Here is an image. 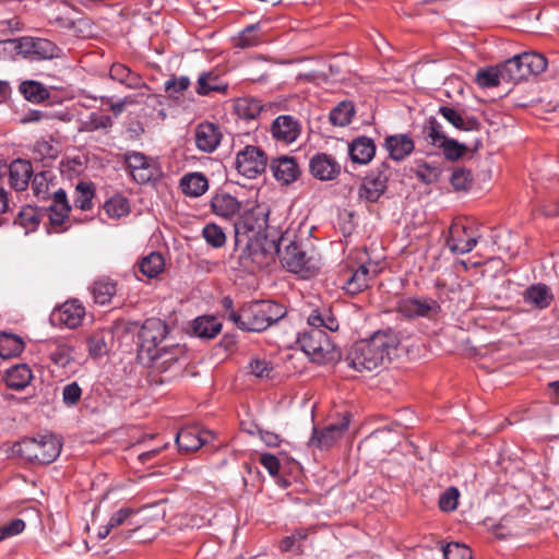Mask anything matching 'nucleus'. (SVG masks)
Wrapping results in <instances>:
<instances>
[{
  "instance_id": "nucleus-54",
  "label": "nucleus",
  "mask_w": 559,
  "mask_h": 559,
  "mask_svg": "<svg viewBox=\"0 0 559 559\" xmlns=\"http://www.w3.org/2000/svg\"><path fill=\"white\" fill-rule=\"evenodd\" d=\"M205 241L214 248H221L225 245L226 236L223 229L216 224H207L202 230Z\"/></svg>"
},
{
  "instance_id": "nucleus-23",
  "label": "nucleus",
  "mask_w": 559,
  "mask_h": 559,
  "mask_svg": "<svg viewBox=\"0 0 559 559\" xmlns=\"http://www.w3.org/2000/svg\"><path fill=\"white\" fill-rule=\"evenodd\" d=\"M197 147L205 153L214 152L222 140L219 128L212 122L200 123L194 133Z\"/></svg>"
},
{
  "instance_id": "nucleus-21",
  "label": "nucleus",
  "mask_w": 559,
  "mask_h": 559,
  "mask_svg": "<svg viewBox=\"0 0 559 559\" xmlns=\"http://www.w3.org/2000/svg\"><path fill=\"white\" fill-rule=\"evenodd\" d=\"M85 316V308L78 300L66 301L52 313V320L69 329H75Z\"/></svg>"
},
{
  "instance_id": "nucleus-57",
  "label": "nucleus",
  "mask_w": 559,
  "mask_h": 559,
  "mask_svg": "<svg viewBox=\"0 0 559 559\" xmlns=\"http://www.w3.org/2000/svg\"><path fill=\"white\" fill-rule=\"evenodd\" d=\"M442 550L444 559H472V551L464 544L449 543Z\"/></svg>"
},
{
  "instance_id": "nucleus-53",
  "label": "nucleus",
  "mask_w": 559,
  "mask_h": 559,
  "mask_svg": "<svg viewBox=\"0 0 559 559\" xmlns=\"http://www.w3.org/2000/svg\"><path fill=\"white\" fill-rule=\"evenodd\" d=\"M83 390L76 381L67 383L62 388V403L67 407H75L82 399Z\"/></svg>"
},
{
  "instance_id": "nucleus-18",
  "label": "nucleus",
  "mask_w": 559,
  "mask_h": 559,
  "mask_svg": "<svg viewBox=\"0 0 559 559\" xmlns=\"http://www.w3.org/2000/svg\"><path fill=\"white\" fill-rule=\"evenodd\" d=\"M212 439V431L198 426H190L180 429L176 437V443L181 451L191 452L199 450Z\"/></svg>"
},
{
  "instance_id": "nucleus-55",
  "label": "nucleus",
  "mask_w": 559,
  "mask_h": 559,
  "mask_svg": "<svg viewBox=\"0 0 559 559\" xmlns=\"http://www.w3.org/2000/svg\"><path fill=\"white\" fill-rule=\"evenodd\" d=\"M459 498V489L455 487H449L439 498V508L443 512H452L457 508Z\"/></svg>"
},
{
  "instance_id": "nucleus-20",
  "label": "nucleus",
  "mask_w": 559,
  "mask_h": 559,
  "mask_svg": "<svg viewBox=\"0 0 559 559\" xmlns=\"http://www.w3.org/2000/svg\"><path fill=\"white\" fill-rule=\"evenodd\" d=\"M377 274V265L364 263L354 270L343 284V289L349 295H356L369 287Z\"/></svg>"
},
{
  "instance_id": "nucleus-27",
  "label": "nucleus",
  "mask_w": 559,
  "mask_h": 559,
  "mask_svg": "<svg viewBox=\"0 0 559 559\" xmlns=\"http://www.w3.org/2000/svg\"><path fill=\"white\" fill-rule=\"evenodd\" d=\"M438 114L461 131H476L480 127V122L475 116L466 115L464 111L450 106H440Z\"/></svg>"
},
{
  "instance_id": "nucleus-60",
  "label": "nucleus",
  "mask_w": 559,
  "mask_h": 559,
  "mask_svg": "<svg viewBox=\"0 0 559 559\" xmlns=\"http://www.w3.org/2000/svg\"><path fill=\"white\" fill-rule=\"evenodd\" d=\"M190 86L188 76H171L165 82V91L169 94H177L186 91Z\"/></svg>"
},
{
  "instance_id": "nucleus-32",
  "label": "nucleus",
  "mask_w": 559,
  "mask_h": 559,
  "mask_svg": "<svg viewBox=\"0 0 559 559\" xmlns=\"http://www.w3.org/2000/svg\"><path fill=\"white\" fill-rule=\"evenodd\" d=\"M142 510H135L132 508H121L116 511L109 519V528H116L118 526H128L130 532H134L144 524V520L140 519Z\"/></svg>"
},
{
  "instance_id": "nucleus-47",
  "label": "nucleus",
  "mask_w": 559,
  "mask_h": 559,
  "mask_svg": "<svg viewBox=\"0 0 559 559\" xmlns=\"http://www.w3.org/2000/svg\"><path fill=\"white\" fill-rule=\"evenodd\" d=\"M105 213L110 218H120L129 213V202L122 195H114L104 203Z\"/></svg>"
},
{
  "instance_id": "nucleus-59",
  "label": "nucleus",
  "mask_w": 559,
  "mask_h": 559,
  "mask_svg": "<svg viewBox=\"0 0 559 559\" xmlns=\"http://www.w3.org/2000/svg\"><path fill=\"white\" fill-rule=\"evenodd\" d=\"M473 177L465 168H455L451 175L450 182L455 190H466L472 183Z\"/></svg>"
},
{
  "instance_id": "nucleus-43",
  "label": "nucleus",
  "mask_w": 559,
  "mask_h": 559,
  "mask_svg": "<svg viewBox=\"0 0 559 559\" xmlns=\"http://www.w3.org/2000/svg\"><path fill=\"white\" fill-rule=\"evenodd\" d=\"M95 189L93 183L80 181L75 187L74 206L81 211H90L93 207Z\"/></svg>"
},
{
  "instance_id": "nucleus-8",
  "label": "nucleus",
  "mask_w": 559,
  "mask_h": 559,
  "mask_svg": "<svg viewBox=\"0 0 559 559\" xmlns=\"http://www.w3.org/2000/svg\"><path fill=\"white\" fill-rule=\"evenodd\" d=\"M168 333L166 323L158 318H150L144 321L139 331V352L138 358L141 361L158 350L160 344L165 341Z\"/></svg>"
},
{
  "instance_id": "nucleus-33",
  "label": "nucleus",
  "mask_w": 559,
  "mask_h": 559,
  "mask_svg": "<svg viewBox=\"0 0 559 559\" xmlns=\"http://www.w3.org/2000/svg\"><path fill=\"white\" fill-rule=\"evenodd\" d=\"M33 379V372L28 365L20 364L9 368L5 371L4 381L5 384L13 390L25 389Z\"/></svg>"
},
{
  "instance_id": "nucleus-51",
  "label": "nucleus",
  "mask_w": 559,
  "mask_h": 559,
  "mask_svg": "<svg viewBox=\"0 0 559 559\" xmlns=\"http://www.w3.org/2000/svg\"><path fill=\"white\" fill-rule=\"evenodd\" d=\"M424 132L427 140L437 147L448 139L443 132L441 123L435 117L428 118Z\"/></svg>"
},
{
  "instance_id": "nucleus-4",
  "label": "nucleus",
  "mask_w": 559,
  "mask_h": 559,
  "mask_svg": "<svg viewBox=\"0 0 559 559\" xmlns=\"http://www.w3.org/2000/svg\"><path fill=\"white\" fill-rule=\"evenodd\" d=\"M272 249L280 254L282 265L302 278L314 276L321 266L320 257L313 249H306L301 243L292 241L281 251L280 245L272 241Z\"/></svg>"
},
{
  "instance_id": "nucleus-2",
  "label": "nucleus",
  "mask_w": 559,
  "mask_h": 559,
  "mask_svg": "<svg viewBox=\"0 0 559 559\" xmlns=\"http://www.w3.org/2000/svg\"><path fill=\"white\" fill-rule=\"evenodd\" d=\"M397 345V337L392 331H378L371 337L354 343L346 360L356 371H373L391 360Z\"/></svg>"
},
{
  "instance_id": "nucleus-26",
  "label": "nucleus",
  "mask_w": 559,
  "mask_h": 559,
  "mask_svg": "<svg viewBox=\"0 0 559 559\" xmlns=\"http://www.w3.org/2000/svg\"><path fill=\"white\" fill-rule=\"evenodd\" d=\"M212 212L222 218L230 219L240 212L241 203L225 191H218L211 198Z\"/></svg>"
},
{
  "instance_id": "nucleus-29",
  "label": "nucleus",
  "mask_w": 559,
  "mask_h": 559,
  "mask_svg": "<svg viewBox=\"0 0 559 559\" xmlns=\"http://www.w3.org/2000/svg\"><path fill=\"white\" fill-rule=\"evenodd\" d=\"M348 153L352 162L366 165L374 157L376 144L368 136H358L349 143Z\"/></svg>"
},
{
  "instance_id": "nucleus-24",
  "label": "nucleus",
  "mask_w": 559,
  "mask_h": 559,
  "mask_svg": "<svg viewBox=\"0 0 559 559\" xmlns=\"http://www.w3.org/2000/svg\"><path fill=\"white\" fill-rule=\"evenodd\" d=\"M9 182L15 191H24L34 176L33 165L29 160L17 158L8 168Z\"/></svg>"
},
{
  "instance_id": "nucleus-48",
  "label": "nucleus",
  "mask_w": 559,
  "mask_h": 559,
  "mask_svg": "<svg viewBox=\"0 0 559 559\" xmlns=\"http://www.w3.org/2000/svg\"><path fill=\"white\" fill-rule=\"evenodd\" d=\"M46 213L49 218V224L56 233H60L67 229L64 226L69 219L70 211L61 210L53 202L46 209Z\"/></svg>"
},
{
  "instance_id": "nucleus-28",
  "label": "nucleus",
  "mask_w": 559,
  "mask_h": 559,
  "mask_svg": "<svg viewBox=\"0 0 559 559\" xmlns=\"http://www.w3.org/2000/svg\"><path fill=\"white\" fill-rule=\"evenodd\" d=\"M348 421L342 420L337 424H331L321 430L314 429L310 443L320 449L332 447L347 430Z\"/></svg>"
},
{
  "instance_id": "nucleus-42",
  "label": "nucleus",
  "mask_w": 559,
  "mask_h": 559,
  "mask_svg": "<svg viewBox=\"0 0 559 559\" xmlns=\"http://www.w3.org/2000/svg\"><path fill=\"white\" fill-rule=\"evenodd\" d=\"M24 346L20 336L5 332L0 334V357L5 359L15 357L23 352Z\"/></svg>"
},
{
  "instance_id": "nucleus-7",
  "label": "nucleus",
  "mask_w": 559,
  "mask_h": 559,
  "mask_svg": "<svg viewBox=\"0 0 559 559\" xmlns=\"http://www.w3.org/2000/svg\"><path fill=\"white\" fill-rule=\"evenodd\" d=\"M270 210L265 204H255L237 218L234 224L235 236L237 241H241V237L258 238L265 231L269 224Z\"/></svg>"
},
{
  "instance_id": "nucleus-39",
  "label": "nucleus",
  "mask_w": 559,
  "mask_h": 559,
  "mask_svg": "<svg viewBox=\"0 0 559 559\" xmlns=\"http://www.w3.org/2000/svg\"><path fill=\"white\" fill-rule=\"evenodd\" d=\"M227 84L223 83L216 73L210 71L199 75L195 91L199 95H209L211 92L227 91Z\"/></svg>"
},
{
  "instance_id": "nucleus-5",
  "label": "nucleus",
  "mask_w": 559,
  "mask_h": 559,
  "mask_svg": "<svg viewBox=\"0 0 559 559\" xmlns=\"http://www.w3.org/2000/svg\"><path fill=\"white\" fill-rule=\"evenodd\" d=\"M500 78L507 83H518L530 75L543 73L548 66L546 57L537 52H523L498 64Z\"/></svg>"
},
{
  "instance_id": "nucleus-34",
  "label": "nucleus",
  "mask_w": 559,
  "mask_h": 559,
  "mask_svg": "<svg viewBox=\"0 0 559 559\" xmlns=\"http://www.w3.org/2000/svg\"><path fill=\"white\" fill-rule=\"evenodd\" d=\"M55 175L50 170H44L33 176L32 191L33 194L41 201L50 199L52 189L56 187Z\"/></svg>"
},
{
  "instance_id": "nucleus-36",
  "label": "nucleus",
  "mask_w": 559,
  "mask_h": 559,
  "mask_svg": "<svg viewBox=\"0 0 559 559\" xmlns=\"http://www.w3.org/2000/svg\"><path fill=\"white\" fill-rule=\"evenodd\" d=\"M109 76L129 88H140L145 85L142 78L122 63H114L109 70Z\"/></svg>"
},
{
  "instance_id": "nucleus-45",
  "label": "nucleus",
  "mask_w": 559,
  "mask_h": 559,
  "mask_svg": "<svg viewBox=\"0 0 559 559\" xmlns=\"http://www.w3.org/2000/svg\"><path fill=\"white\" fill-rule=\"evenodd\" d=\"M355 115V108L350 102H341L329 115L330 122L336 127H346L352 122Z\"/></svg>"
},
{
  "instance_id": "nucleus-58",
  "label": "nucleus",
  "mask_w": 559,
  "mask_h": 559,
  "mask_svg": "<svg viewBox=\"0 0 559 559\" xmlns=\"http://www.w3.org/2000/svg\"><path fill=\"white\" fill-rule=\"evenodd\" d=\"M249 369L252 374L261 379L271 378L273 366L264 358L254 357L249 362Z\"/></svg>"
},
{
  "instance_id": "nucleus-63",
  "label": "nucleus",
  "mask_w": 559,
  "mask_h": 559,
  "mask_svg": "<svg viewBox=\"0 0 559 559\" xmlns=\"http://www.w3.org/2000/svg\"><path fill=\"white\" fill-rule=\"evenodd\" d=\"M50 199L61 210H68L71 212L72 206L68 200L67 192L63 189L59 188L57 190H53V192L50 195Z\"/></svg>"
},
{
  "instance_id": "nucleus-12",
  "label": "nucleus",
  "mask_w": 559,
  "mask_h": 559,
  "mask_svg": "<svg viewBox=\"0 0 559 559\" xmlns=\"http://www.w3.org/2000/svg\"><path fill=\"white\" fill-rule=\"evenodd\" d=\"M19 52L31 60H47L60 56V48L49 39L25 36L17 40Z\"/></svg>"
},
{
  "instance_id": "nucleus-6",
  "label": "nucleus",
  "mask_w": 559,
  "mask_h": 559,
  "mask_svg": "<svg viewBox=\"0 0 559 559\" xmlns=\"http://www.w3.org/2000/svg\"><path fill=\"white\" fill-rule=\"evenodd\" d=\"M16 452L29 462L39 464H49L60 454L61 445L52 436H39L38 438H28L19 442Z\"/></svg>"
},
{
  "instance_id": "nucleus-9",
  "label": "nucleus",
  "mask_w": 559,
  "mask_h": 559,
  "mask_svg": "<svg viewBox=\"0 0 559 559\" xmlns=\"http://www.w3.org/2000/svg\"><path fill=\"white\" fill-rule=\"evenodd\" d=\"M235 166L240 175L254 179L265 171L267 157L260 147L247 145L236 154Z\"/></svg>"
},
{
  "instance_id": "nucleus-25",
  "label": "nucleus",
  "mask_w": 559,
  "mask_h": 559,
  "mask_svg": "<svg viewBox=\"0 0 559 559\" xmlns=\"http://www.w3.org/2000/svg\"><path fill=\"white\" fill-rule=\"evenodd\" d=\"M384 147L390 158L395 162H401L413 153L415 143L409 134L401 133L388 135L384 139Z\"/></svg>"
},
{
  "instance_id": "nucleus-3",
  "label": "nucleus",
  "mask_w": 559,
  "mask_h": 559,
  "mask_svg": "<svg viewBox=\"0 0 559 559\" xmlns=\"http://www.w3.org/2000/svg\"><path fill=\"white\" fill-rule=\"evenodd\" d=\"M285 314L286 310L281 304L255 300L245 304L239 311L231 310L229 320L243 331L262 332Z\"/></svg>"
},
{
  "instance_id": "nucleus-14",
  "label": "nucleus",
  "mask_w": 559,
  "mask_h": 559,
  "mask_svg": "<svg viewBox=\"0 0 559 559\" xmlns=\"http://www.w3.org/2000/svg\"><path fill=\"white\" fill-rule=\"evenodd\" d=\"M183 356L185 349L179 344L165 345L147 356L142 362L157 371L165 372L175 368Z\"/></svg>"
},
{
  "instance_id": "nucleus-22",
  "label": "nucleus",
  "mask_w": 559,
  "mask_h": 559,
  "mask_svg": "<svg viewBox=\"0 0 559 559\" xmlns=\"http://www.w3.org/2000/svg\"><path fill=\"white\" fill-rule=\"evenodd\" d=\"M274 178L283 185H290L300 176L299 166L294 157L280 156L270 164Z\"/></svg>"
},
{
  "instance_id": "nucleus-40",
  "label": "nucleus",
  "mask_w": 559,
  "mask_h": 559,
  "mask_svg": "<svg viewBox=\"0 0 559 559\" xmlns=\"http://www.w3.org/2000/svg\"><path fill=\"white\" fill-rule=\"evenodd\" d=\"M192 329L198 337L213 338L221 332L222 324L214 317H198Z\"/></svg>"
},
{
  "instance_id": "nucleus-19",
  "label": "nucleus",
  "mask_w": 559,
  "mask_h": 559,
  "mask_svg": "<svg viewBox=\"0 0 559 559\" xmlns=\"http://www.w3.org/2000/svg\"><path fill=\"white\" fill-rule=\"evenodd\" d=\"M271 133L276 141L290 144L299 138L301 126L294 116L281 115L272 122Z\"/></svg>"
},
{
  "instance_id": "nucleus-35",
  "label": "nucleus",
  "mask_w": 559,
  "mask_h": 559,
  "mask_svg": "<svg viewBox=\"0 0 559 559\" xmlns=\"http://www.w3.org/2000/svg\"><path fill=\"white\" fill-rule=\"evenodd\" d=\"M93 299L98 305H107L117 293V283L109 277H100L91 286Z\"/></svg>"
},
{
  "instance_id": "nucleus-31",
  "label": "nucleus",
  "mask_w": 559,
  "mask_h": 559,
  "mask_svg": "<svg viewBox=\"0 0 559 559\" xmlns=\"http://www.w3.org/2000/svg\"><path fill=\"white\" fill-rule=\"evenodd\" d=\"M111 341L112 332L110 330L102 329L93 332L86 338L90 357L95 359L108 354Z\"/></svg>"
},
{
  "instance_id": "nucleus-49",
  "label": "nucleus",
  "mask_w": 559,
  "mask_h": 559,
  "mask_svg": "<svg viewBox=\"0 0 559 559\" xmlns=\"http://www.w3.org/2000/svg\"><path fill=\"white\" fill-rule=\"evenodd\" d=\"M503 82L500 78L499 66L487 69H480L476 74V83L484 88L498 86Z\"/></svg>"
},
{
  "instance_id": "nucleus-37",
  "label": "nucleus",
  "mask_w": 559,
  "mask_h": 559,
  "mask_svg": "<svg viewBox=\"0 0 559 559\" xmlns=\"http://www.w3.org/2000/svg\"><path fill=\"white\" fill-rule=\"evenodd\" d=\"M524 301L538 309H545L550 306L554 296L545 284H535L530 286L524 293Z\"/></svg>"
},
{
  "instance_id": "nucleus-15",
  "label": "nucleus",
  "mask_w": 559,
  "mask_h": 559,
  "mask_svg": "<svg viewBox=\"0 0 559 559\" xmlns=\"http://www.w3.org/2000/svg\"><path fill=\"white\" fill-rule=\"evenodd\" d=\"M389 176L386 169H374L370 171L359 187L358 197L367 202H377L385 192Z\"/></svg>"
},
{
  "instance_id": "nucleus-62",
  "label": "nucleus",
  "mask_w": 559,
  "mask_h": 559,
  "mask_svg": "<svg viewBox=\"0 0 559 559\" xmlns=\"http://www.w3.org/2000/svg\"><path fill=\"white\" fill-rule=\"evenodd\" d=\"M60 170L62 174H68L69 176L72 174H80L83 170V163L80 157H67L61 160Z\"/></svg>"
},
{
  "instance_id": "nucleus-1",
  "label": "nucleus",
  "mask_w": 559,
  "mask_h": 559,
  "mask_svg": "<svg viewBox=\"0 0 559 559\" xmlns=\"http://www.w3.org/2000/svg\"><path fill=\"white\" fill-rule=\"evenodd\" d=\"M308 330L298 333L297 344L301 350L317 364L335 360L340 353L322 329L336 332L340 328L337 318L330 306L312 309L307 317Z\"/></svg>"
},
{
  "instance_id": "nucleus-17",
  "label": "nucleus",
  "mask_w": 559,
  "mask_h": 559,
  "mask_svg": "<svg viewBox=\"0 0 559 559\" xmlns=\"http://www.w3.org/2000/svg\"><path fill=\"white\" fill-rule=\"evenodd\" d=\"M477 237L465 226L454 223L449 228L447 246L456 254L471 252L477 245Z\"/></svg>"
},
{
  "instance_id": "nucleus-11",
  "label": "nucleus",
  "mask_w": 559,
  "mask_h": 559,
  "mask_svg": "<svg viewBox=\"0 0 559 559\" xmlns=\"http://www.w3.org/2000/svg\"><path fill=\"white\" fill-rule=\"evenodd\" d=\"M126 169L132 179L140 185H145L158 176L156 162L143 153L130 151L123 156Z\"/></svg>"
},
{
  "instance_id": "nucleus-41",
  "label": "nucleus",
  "mask_w": 559,
  "mask_h": 559,
  "mask_svg": "<svg viewBox=\"0 0 559 559\" xmlns=\"http://www.w3.org/2000/svg\"><path fill=\"white\" fill-rule=\"evenodd\" d=\"M43 216L44 212L41 209L27 205L21 209L14 223L25 228L26 233H29L38 227Z\"/></svg>"
},
{
  "instance_id": "nucleus-30",
  "label": "nucleus",
  "mask_w": 559,
  "mask_h": 559,
  "mask_svg": "<svg viewBox=\"0 0 559 559\" xmlns=\"http://www.w3.org/2000/svg\"><path fill=\"white\" fill-rule=\"evenodd\" d=\"M179 187L187 197L199 198L209 189V180L202 173H188L180 179Z\"/></svg>"
},
{
  "instance_id": "nucleus-52",
  "label": "nucleus",
  "mask_w": 559,
  "mask_h": 559,
  "mask_svg": "<svg viewBox=\"0 0 559 559\" xmlns=\"http://www.w3.org/2000/svg\"><path fill=\"white\" fill-rule=\"evenodd\" d=\"M236 109L239 117L250 120L260 115L262 106L255 99L242 98L238 100Z\"/></svg>"
},
{
  "instance_id": "nucleus-46",
  "label": "nucleus",
  "mask_w": 559,
  "mask_h": 559,
  "mask_svg": "<svg viewBox=\"0 0 559 559\" xmlns=\"http://www.w3.org/2000/svg\"><path fill=\"white\" fill-rule=\"evenodd\" d=\"M260 29V23L248 25L239 33L237 38H235V46L239 48H250L259 45L261 41V38L258 34Z\"/></svg>"
},
{
  "instance_id": "nucleus-38",
  "label": "nucleus",
  "mask_w": 559,
  "mask_h": 559,
  "mask_svg": "<svg viewBox=\"0 0 559 559\" xmlns=\"http://www.w3.org/2000/svg\"><path fill=\"white\" fill-rule=\"evenodd\" d=\"M19 91L25 99L32 103H40L49 97L48 88L35 80L23 81L19 85Z\"/></svg>"
},
{
  "instance_id": "nucleus-61",
  "label": "nucleus",
  "mask_w": 559,
  "mask_h": 559,
  "mask_svg": "<svg viewBox=\"0 0 559 559\" xmlns=\"http://www.w3.org/2000/svg\"><path fill=\"white\" fill-rule=\"evenodd\" d=\"M259 462L271 476H276L280 473L281 462L274 454H261Z\"/></svg>"
},
{
  "instance_id": "nucleus-10",
  "label": "nucleus",
  "mask_w": 559,
  "mask_h": 559,
  "mask_svg": "<svg viewBox=\"0 0 559 559\" xmlns=\"http://www.w3.org/2000/svg\"><path fill=\"white\" fill-rule=\"evenodd\" d=\"M396 310L407 319H435L441 312V306L430 297H404L396 302Z\"/></svg>"
},
{
  "instance_id": "nucleus-50",
  "label": "nucleus",
  "mask_w": 559,
  "mask_h": 559,
  "mask_svg": "<svg viewBox=\"0 0 559 559\" xmlns=\"http://www.w3.org/2000/svg\"><path fill=\"white\" fill-rule=\"evenodd\" d=\"M112 119L108 115L92 112L86 121L83 122L81 128L85 132H94L97 130L108 131L112 127Z\"/></svg>"
},
{
  "instance_id": "nucleus-64",
  "label": "nucleus",
  "mask_w": 559,
  "mask_h": 559,
  "mask_svg": "<svg viewBox=\"0 0 559 559\" xmlns=\"http://www.w3.org/2000/svg\"><path fill=\"white\" fill-rule=\"evenodd\" d=\"M35 152L41 156H56V147L48 141L41 140L35 144Z\"/></svg>"
},
{
  "instance_id": "nucleus-13",
  "label": "nucleus",
  "mask_w": 559,
  "mask_h": 559,
  "mask_svg": "<svg viewBox=\"0 0 559 559\" xmlns=\"http://www.w3.org/2000/svg\"><path fill=\"white\" fill-rule=\"evenodd\" d=\"M41 350L58 368H68L75 360V347L66 338H49L41 344Z\"/></svg>"
},
{
  "instance_id": "nucleus-16",
  "label": "nucleus",
  "mask_w": 559,
  "mask_h": 559,
  "mask_svg": "<svg viewBox=\"0 0 559 559\" xmlns=\"http://www.w3.org/2000/svg\"><path fill=\"white\" fill-rule=\"evenodd\" d=\"M341 169L340 163L326 153H317L309 159L310 174L320 181L335 180Z\"/></svg>"
},
{
  "instance_id": "nucleus-44",
  "label": "nucleus",
  "mask_w": 559,
  "mask_h": 559,
  "mask_svg": "<svg viewBox=\"0 0 559 559\" xmlns=\"http://www.w3.org/2000/svg\"><path fill=\"white\" fill-rule=\"evenodd\" d=\"M165 260L158 252H151L139 262V271L148 278L156 277L163 272Z\"/></svg>"
},
{
  "instance_id": "nucleus-56",
  "label": "nucleus",
  "mask_w": 559,
  "mask_h": 559,
  "mask_svg": "<svg viewBox=\"0 0 559 559\" xmlns=\"http://www.w3.org/2000/svg\"><path fill=\"white\" fill-rule=\"evenodd\" d=\"M438 147L442 148L445 158L449 160H457L464 155L466 151V146L464 144H461L456 140L449 138Z\"/></svg>"
}]
</instances>
